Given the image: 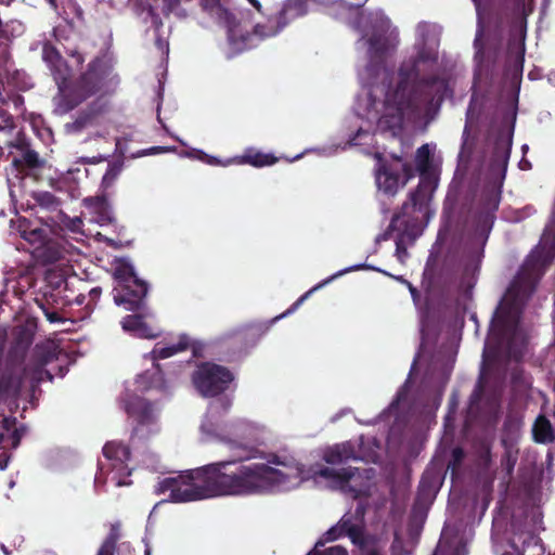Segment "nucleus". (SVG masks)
I'll return each instance as SVG.
<instances>
[{"label":"nucleus","instance_id":"nucleus-18","mask_svg":"<svg viewBox=\"0 0 555 555\" xmlns=\"http://www.w3.org/2000/svg\"><path fill=\"white\" fill-rule=\"evenodd\" d=\"M190 338L184 335H177L155 344L153 350L144 354L145 361H158L171 358L184 351L190 346Z\"/></svg>","mask_w":555,"mask_h":555},{"label":"nucleus","instance_id":"nucleus-28","mask_svg":"<svg viewBox=\"0 0 555 555\" xmlns=\"http://www.w3.org/2000/svg\"><path fill=\"white\" fill-rule=\"evenodd\" d=\"M22 380L16 376V380L3 379L0 383V402L7 401L11 396L18 397Z\"/></svg>","mask_w":555,"mask_h":555},{"label":"nucleus","instance_id":"nucleus-37","mask_svg":"<svg viewBox=\"0 0 555 555\" xmlns=\"http://www.w3.org/2000/svg\"><path fill=\"white\" fill-rule=\"evenodd\" d=\"M375 28H378V26H375V27L372 29V34H371L370 36H369V34H365V37H367V38H364V37L362 38V40H361V42H360V47H359L360 49H365V50L367 51V44H365V42H366L370 38H372V36H373V34H374V29H375Z\"/></svg>","mask_w":555,"mask_h":555},{"label":"nucleus","instance_id":"nucleus-53","mask_svg":"<svg viewBox=\"0 0 555 555\" xmlns=\"http://www.w3.org/2000/svg\"><path fill=\"white\" fill-rule=\"evenodd\" d=\"M300 157H301V155H297L296 157H294L293 159H291V162L296 160V159H299Z\"/></svg>","mask_w":555,"mask_h":555},{"label":"nucleus","instance_id":"nucleus-38","mask_svg":"<svg viewBox=\"0 0 555 555\" xmlns=\"http://www.w3.org/2000/svg\"><path fill=\"white\" fill-rule=\"evenodd\" d=\"M9 156H12V169L16 170L21 163V159L12 151H10Z\"/></svg>","mask_w":555,"mask_h":555},{"label":"nucleus","instance_id":"nucleus-52","mask_svg":"<svg viewBox=\"0 0 555 555\" xmlns=\"http://www.w3.org/2000/svg\"><path fill=\"white\" fill-rule=\"evenodd\" d=\"M1 55H2V56H4V55H5V49H4V48H2V49H1Z\"/></svg>","mask_w":555,"mask_h":555},{"label":"nucleus","instance_id":"nucleus-44","mask_svg":"<svg viewBox=\"0 0 555 555\" xmlns=\"http://www.w3.org/2000/svg\"><path fill=\"white\" fill-rule=\"evenodd\" d=\"M80 223H81V221L79 219L75 220L73 229H70V230L74 231V232H78L80 230L79 229Z\"/></svg>","mask_w":555,"mask_h":555},{"label":"nucleus","instance_id":"nucleus-1","mask_svg":"<svg viewBox=\"0 0 555 555\" xmlns=\"http://www.w3.org/2000/svg\"><path fill=\"white\" fill-rule=\"evenodd\" d=\"M229 466L230 462H216L166 477L158 482L157 492H169L170 501L181 503L222 495L283 493L312 481L358 499L371 495L375 487L373 469L306 464L284 451L269 453L266 462L241 465L231 474L227 473Z\"/></svg>","mask_w":555,"mask_h":555},{"label":"nucleus","instance_id":"nucleus-51","mask_svg":"<svg viewBox=\"0 0 555 555\" xmlns=\"http://www.w3.org/2000/svg\"><path fill=\"white\" fill-rule=\"evenodd\" d=\"M12 0H0L1 3L10 4Z\"/></svg>","mask_w":555,"mask_h":555},{"label":"nucleus","instance_id":"nucleus-48","mask_svg":"<svg viewBox=\"0 0 555 555\" xmlns=\"http://www.w3.org/2000/svg\"><path fill=\"white\" fill-rule=\"evenodd\" d=\"M145 555H151V547L146 544Z\"/></svg>","mask_w":555,"mask_h":555},{"label":"nucleus","instance_id":"nucleus-36","mask_svg":"<svg viewBox=\"0 0 555 555\" xmlns=\"http://www.w3.org/2000/svg\"><path fill=\"white\" fill-rule=\"evenodd\" d=\"M69 55L77 66L83 63V56L79 52L73 51Z\"/></svg>","mask_w":555,"mask_h":555},{"label":"nucleus","instance_id":"nucleus-41","mask_svg":"<svg viewBox=\"0 0 555 555\" xmlns=\"http://www.w3.org/2000/svg\"><path fill=\"white\" fill-rule=\"evenodd\" d=\"M169 9L177 7L181 0H164Z\"/></svg>","mask_w":555,"mask_h":555},{"label":"nucleus","instance_id":"nucleus-39","mask_svg":"<svg viewBox=\"0 0 555 555\" xmlns=\"http://www.w3.org/2000/svg\"><path fill=\"white\" fill-rule=\"evenodd\" d=\"M9 463V456L5 454H0V469L3 470L7 468Z\"/></svg>","mask_w":555,"mask_h":555},{"label":"nucleus","instance_id":"nucleus-13","mask_svg":"<svg viewBox=\"0 0 555 555\" xmlns=\"http://www.w3.org/2000/svg\"><path fill=\"white\" fill-rule=\"evenodd\" d=\"M185 155L201 159L209 165L223 166V167L234 165V164L235 165L249 164L254 167H263V166L273 165L278 160V158L274 157L272 154H264V153H261V152L253 150V149L247 150L243 155L228 158L225 160H221L214 156H209L198 150H193L192 152H189Z\"/></svg>","mask_w":555,"mask_h":555},{"label":"nucleus","instance_id":"nucleus-35","mask_svg":"<svg viewBox=\"0 0 555 555\" xmlns=\"http://www.w3.org/2000/svg\"><path fill=\"white\" fill-rule=\"evenodd\" d=\"M336 4H337V7H338L340 10H344V11H348V12H350V11H357V10H358V7H353V5H351V4H348V3H346V2H345V1H343V0H338V1L336 2Z\"/></svg>","mask_w":555,"mask_h":555},{"label":"nucleus","instance_id":"nucleus-2","mask_svg":"<svg viewBox=\"0 0 555 555\" xmlns=\"http://www.w3.org/2000/svg\"><path fill=\"white\" fill-rule=\"evenodd\" d=\"M415 65H403L396 80L386 85L385 68L369 66L360 72L363 83L354 104L346 145L370 146L375 130H400L406 124H427L436 115L446 82L418 79Z\"/></svg>","mask_w":555,"mask_h":555},{"label":"nucleus","instance_id":"nucleus-22","mask_svg":"<svg viewBox=\"0 0 555 555\" xmlns=\"http://www.w3.org/2000/svg\"><path fill=\"white\" fill-rule=\"evenodd\" d=\"M361 266H353V267H349V268H346L344 270H340L338 272H336L335 274L331 275L330 278L323 280L322 282L318 283L317 285H314L311 289H309L308 292H306L304 295H301L293 305L292 307L286 310L284 313H282L281 315L276 317L275 320H279V319H282L293 312H295L314 292L321 289L322 287H324L325 285H327L328 283H331L332 281H334L335 279L344 275L345 273H348V272H351V271H354V270H358L360 269Z\"/></svg>","mask_w":555,"mask_h":555},{"label":"nucleus","instance_id":"nucleus-26","mask_svg":"<svg viewBox=\"0 0 555 555\" xmlns=\"http://www.w3.org/2000/svg\"><path fill=\"white\" fill-rule=\"evenodd\" d=\"M417 33L421 36L424 43L428 44V48H429V51L426 55L425 54L420 55V60L425 61L426 59H430V57L435 56L436 47H437V39L434 34L435 27L430 26L428 24H421L417 27Z\"/></svg>","mask_w":555,"mask_h":555},{"label":"nucleus","instance_id":"nucleus-6","mask_svg":"<svg viewBox=\"0 0 555 555\" xmlns=\"http://www.w3.org/2000/svg\"><path fill=\"white\" fill-rule=\"evenodd\" d=\"M210 14L225 28L230 53L233 54L254 47L258 40L276 36L287 25V21H283L278 14L263 23H257L253 33L248 34L244 31L234 15L223 7L216 4L210 9Z\"/></svg>","mask_w":555,"mask_h":555},{"label":"nucleus","instance_id":"nucleus-34","mask_svg":"<svg viewBox=\"0 0 555 555\" xmlns=\"http://www.w3.org/2000/svg\"><path fill=\"white\" fill-rule=\"evenodd\" d=\"M7 35L12 37L20 36L24 33V25L20 21H11L3 29Z\"/></svg>","mask_w":555,"mask_h":555},{"label":"nucleus","instance_id":"nucleus-47","mask_svg":"<svg viewBox=\"0 0 555 555\" xmlns=\"http://www.w3.org/2000/svg\"><path fill=\"white\" fill-rule=\"evenodd\" d=\"M158 151H165V149H160V147H152L150 150L151 153H155V152H158Z\"/></svg>","mask_w":555,"mask_h":555},{"label":"nucleus","instance_id":"nucleus-49","mask_svg":"<svg viewBox=\"0 0 555 555\" xmlns=\"http://www.w3.org/2000/svg\"><path fill=\"white\" fill-rule=\"evenodd\" d=\"M51 36L55 37L57 39V28H54Z\"/></svg>","mask_w":555,"mask_h":555},{"label":"nucleus","instance_id":"nucleus-3","mask_svg":"<svg viewBox=\"0 0 555 555\" xmlns=\"http://www.w3.org/2000/svg\"><path fill=\"white\" fill-rule=\"evenodd\" d=\"M41 47L42 61L51 70L57 86L59 94L54 99V112L64 115L80 104L87 103V111L80 113L76 120L67 127L73 131L81 130L94 122L98 115L104 109L103 95L109 92L116 85L115 77H111L107 67H101V61L96 60L89 65V69L79 79L70 81L73 68L62 59L60 52L44 36L30 49Z\"/></svg>","mask_w":555,"mask_h":555},{"label":"nucleus","instance_id":"nucleus-20","mask_svg":"<svg viewBox=\"0 0 555 555\" xmlns=\"http://www.w3.org/2000/svg\"><path fill=\"white\" fill-rule=\"evenodd\" d=\"M25 238L37 245V250L40 256L44 257L47 261H56L63 257L62 251L56 246V243L47 240V231L44 228H34L25 232Z\"/></svg>","mask_w":555,"mask_h":555},{"label":"nucleus","instance_id":"nucleus-5","mask_svg":"<svg viewBox=\"0 0 555 555\" xmlns=\"http://www.w3.org/2000/svg\"><path fill=\"white\" fill-rule=\"evenodd\" d=\"M199 429L203 441H218L231 453L232 459L227 461L230 465L256 457L257 449L244 440L258 441L267 431L264 425L247 420L222 424L214 406L204 416Z\"/></svg>","mask_w":555,"mask_h":555},{"label":"nucleus","instance_id":"nucleus-21","mask_svg":"<svg viewBox=\"0 0 555 555\" xmlns=\"http://www.w3.org/2000/svg\"><path fill=\"white\" fill-rule=\"evenodd\" d=\"M25 429L17 426L15 418L4 417L0 423V449H16Z\"/></svg>","mask_w":555,"mask_h":555},{"label":"nucleus","instance_id":"nucleus-27","mask_svg":"<svg viewBox=\"0 0 555 555\" xmlns=\"http://www.w3.org/2000/svg\"><path fill=\"white\" fill-rule=\"evenodd\" d=\"M49 361L50 358H44L34 364H28L25 369V375L37 383L43 380L46 377L51 378L50 374L43 369Z\"/></svg>","mask_w":555,"mask_h":555},{"label":"nucleus","instance_id":"nucleus-4","mask_svg":"<svg viewBox=\"0 0 555 555\" xmlns=\"http://www.w3.org/2000/svg\"><path fill=\"white\" fill-rule=\"evenodd\" d=\"M545 262V258L539 251H533L526 259L495 312L491 333L485 346V356L492 352L493 343L501 345L506 339L512 345L516 338L519 313L532 294L537 281L543 274Z\"/></svg>","mask_w":555,"mask_h":555},{"label":"nucleus","instance_id":"nucleus-46","mask_svg":"<svg viewBox=\"0 0 555 555\" xmlns=\"http://www.w3.org/2000/svg\"><path fill=\"white\" fill-rule=\"evenodd\" d=\"M49 5L53 9H56L57 4H56V0H46Z\"/></svg>","mask_w":555,"mask_h":555},{"label":"nucleus","instance_id":"nucleus-11","mask_svg":"<svg viewBox=\"0 0 555 555\" xmlns=\"http://www.w3.org/2000/svg\"><path fill=\"white\" fill-rule=\"evenodd\" d=\"M377 160L375 168V182L379 192L392 196L402 189L412 177L411 168L398 157L384 158L375 154Z\"/></svg>","mask_w":555,"mask_h":555},{"label":"nucleus","instance_id":"nucleus-14","mask_svg":"<svg viewBox=\"0 0 555 555\" xmlns=\"http://www.w3.org/2000/svg\"><path fill=\"white\" fill-rule=\"evenodd\" d=\"M18 135L20 132L16 130L13 120L0 108V156L2 155L3 146L17 149L22 152L23 160L29 166H35L37 163V154L25 151L21 145Z\"/></svg>","mask_w":555,"mask_h":555},{"label":"nucleus","instance_id":"nucleus-40","mask_svg":"<svg viewBox=\"0 0 555 555\" xmlns=\"http://www.w3.org/2000/svg\"><path fill=\"white\" fill-rule=\"evenodd\" d=\"M250 5H253L258 12L261 11L262 7L258 0H247Z\"/></svg>","mask_w":555,"mask_h":555},{"label":"nucleus","instance_id":"nucleus-17","mask_svg":"<svg viewBox=\"0 0 555 555\" xmlns=\"http://www.w3.org/2000/svg\"><path fill=\"white\" fill-rule=\"evenodd\" d=\"M365 460L375 461L376 455L366 453L365 451L357 450L356 443L344 442L326 449L323 453V460L330 465H339L349 460Z\"/></svg>","mask_w":555,"mask_h":555},{"label":"nucleus","instance_id":"nucleus-19","mask_svg":"<svg viewBox=\"0 0 555 555\" xmlns=\"http://www.w3.org/2000/svg\"><path fill=\"white\" fill-rule=\"evenodd\" d=\"M151 365L134 379V390L144 392L150 390L163 391L168 387V383L163 375L157 361H150Z\"/></svg>","mask_w":555,"mask_h":555},{"label":"nucleus","instance_id":"nucleus-24","mask_svg":"<svg viewBox=\"0 0 555 555\" xmlns=\"http://www.w3.org/2000/svg\"><path fill=\"white\" fill-rule=\"evenodd\" d=\"M314 1L315 0H286L279 13L280 18L287 21L288 24L291 21L305 15L308 12V4Z\"/></svg>","mask_w":555,"mask_h":555},{"label":"nucleus","instance_id":"nucleus-54","mask_svg":"<svg viewBox=\"0 0 555 555\" xmlns=\"http://www.w3.org/2000/svg\"><path fill=\"white\" fill-rule=\"evenodd\" d=\"M475 2V4L478 7V0H473Z\"/></svg>","mask_w":555,"mask_h":555},{"label":"nucleus","instance_id":"nucleus-15","mask_svg":"<svg viewBox=\"0 0 555 555\" xmlns=\"http://www.w3.org/2000/svg\"><path fill=\"white\" fill-rule=\"evenodd\" d=\"M398 42V33L395 27L391 26L387 18L380 20L378 28L374 29L372 38H370L365 44H367V53L371 56L379 55L387 50L393 48Z\"/></svg>","mask_w":555,"mask_h":555},{"label":"nucleus","instance_id":"nucleus-33","mask_svg":"<svg viewBox=\"0 0 555 555\" xmlns=\"http://www.w3.org/2000/svg\"><path fill=\"white\" fill-rule=\"evenodd\" d=\"M121 171V165L119 164H109L107 170L102 179V185L107 189L113 185L116 181L117 177Z\"/></svg>","mask_w":555,"mask_h":555},{"label":"nucleus","instance_id":"nucleus-10","mask_svg":"<svg viewBox=\"0 0 555 555\" xmlns=\"http://www.w3.org/2000/svg\"><path fill=\"white\" fill-rule=\"evenodd\" d=\"M234 379V374L230 370L212 362L198 364L191 375L193 387L205 398H212L227 391Z\"/></svg>","mask_w":555,"mask_h":555},{"label":"nucleus","instance_id":"nucleus-7","mask_svg":"<svg viewBox=\"0 0 555 555\" xmlns=\"http://www.w3.org/2000/svg\"><path fill=\"white\" fill-rule=\"evenodd\" d=\"M352 517L353 516L348 514L344 515L337 525L333 526L322 535V538L315 543L314 550L308 555H347L346 550L339 545L331 546L324 552L320 551V547L326 542L334 541L344 534H347L354 544H358L366 555H382L374 541L365 537L363 533L362 507L358 506L354 519H352Z\"/></svg>","mask_w":555,"mask_h":555},{"label":"nucleus","instance_id":"nucleus-8","mask_svg":"<svg viewBox=\"0 0 555 555\" xmlns=\"http://www.w3.org/2000/svg\"><path fill=\"white\" fill-rule=\"evenodd\" d=\"M114 301L126 310L140 309L146 296L145 283L137 278L132 264L126 259H117L114 262Z\"/></svg>","mask_w":555,"mask_h":555},{"label":"nucleus","instance_id":"nucleus-42","mask_svg":"<svg viewBox=\"0 0 555 555\" xmlns=\"http://www.w3.org/2000/svg\"><path fill=\"white\" fill-rule=\"evenodd\" d=\"M158 46L165 53L168 52V44L166 42L158 40Z\"/></svg>","mask_w":555,"mask_h":555},{"label":"nucleus","instance_id":"nucleus-16","mask_svg":"<svg viewBox=\"0 0 555 555\" xmlns=\"http://www.w3.org/2000/svg\"><path fill=\"white\" fill-rule=\"evenodd\" d=\"M149 314H130L121 319L120 325L125 333L140 339H156L162 330L147 320Z\"/></svg>","mask_w":555,"mask_h":555},{"label":"nucleus","instance_id":"nucleus-12","mask_svg":"<svg viewBox=\"0 0 555 555\" xmlns=\"http://www.w3.org/2000/svg\"><path fill=\"white\" fill-rule=\"evenodd\" d=\"M124 406L137 423L133 429L137 435L145 437L158 430L156 409L129 389L124 399Z\"/></svg>","mask_w":555,"mask_h":555},{"label":"nucleus","instance_id":"nucleus-32","mask_svg":"<svg viewBox=\"0 0 555 555\" xmlns=\"http://www.w3.org/2000/svg\"><path fill=\"white\" fill-rule=\"evenodd\" d=\"M118 539L117 529L113 528L109 535L101 545L96 555H114L115 544Z\"/></svg>","mask_w":555,"mask_h":555},{"label":"nucleus","instance_id":"nucleus-31","mask_svg":"<svg viewBox=\"0 0 555 555\" xmlns=\"http://www.w3.org/2000/svg\"><path fill=\"white\" fill-rule=\"evenodd\" d=\"M446 535L443 534V540H441L438 544V547L434 555H465L466 551L463 545L451 546L448 545L444 541Z\"/></svg>","mask_w":555,"mask_h":555},{"label":"nucleus","instance_id":"nucleus-25","mask_svg":"<svg viewBox=\"0 0 555 555\" xmlns=\"http://www.w3.org/2000/svg\"><path fill=\"white\" fill-rule=\"evenodd\" d=\"M532 431L534 440L538 442L546 443L553 441L555 438L551 423L544 416L537 418Z\"/></svg>","mask_w":555,"mask_h":555},{"label":"nucleus","instance_id":"nucleus-43","mask_svg":"<svg viewBox=\"0 0 555 555\" xmlns=\"http://www.w3.org/2000/svg\"><path fill=\"white\" fill-rule=\"evenodd\" d=\"M47 318L50 322H56L59 320L55 313H47Z\"/></svg>","mask_w":555,"mask_h":555},{"label":"nucleus","instance_id":"nucleus-30","mask_svg":"<svg viewBox=\"0 0 555 555\" xmlns=\"http://www.w3.org/2000/svg\"><path fill=\"white\" fill-rule=\"evenodd\" d=\"M433 151L434 147L429 144H424L417 150L415 163L418 171L425 172L428 169Z\"/></svg>","mask_w":555,"mask_h":555},{"label":"nucleus","instance_id":"nucleus-50","mask_svg":"<svg viewBox=\"0 0 555 555\" xmlns=\"http://www.w3.org/2000/svg\"><path fill=\"white\" fill-rule=\"evenodd\" d=\"M13 101H14V105H15V106H17V104H18V103H20V101H21V98H20V96H17V98H15Z\"/></svg>","mask_w":555,"mask_h":555},{"label":"nucleus","instance_id":"nucleus-9","mask_svg":"<svg viewBox=\"0 0 555 555\" xmlns=\"http://www.w3.org/2000/svg\"><path fill=\"white\" fill-rule=\"evenodd\" d=\"M103 455L105 461L101 462L100 470L95 476V486L113 483L115 487H121L130 485L129 448L121 442L111 441L103 447Z\"/></svg>","mask_w":555,"mask_h":555},{"label":"nucleus","instance_id":"nucleus-45","mask_svg":"<svg viewBox=\"0 0 555 555\" xmlns=\"http://www.w3.org/2000/svg\"><path fill=\"white\" fill-rule=\"evenodd\" d=\"M548 80L555 85V70L548 74Z\"/></svg>","mask_w":555,"mask_h":555},{"label":"nucleus","instance_id":"nucleus-23","mask_svg":"<svg viewBox=\"0 0 555 555\" xmlns=\"http://www.w3.org/2000/svg\"><path fill=\"white\" fill-rule=\"evenodd\" d=\"M83 204L96 215L95 221L98 223L105 224L113 220L111 207L104 197L98 196L85 198Z\"/></svg>","mask_w":555,"mask_h":555},{"label":"nucleus","instance_id":"nucleus-29","mask_svg":"<svg viewBox=\"0 0 555 555\" xmlns=\"http://www.w3.org/2000/svg\"><path fill=\"white\" fill-rule=\"evenodd\" d=\"M9 69L5 65H0V103L5 102V95L10 98L11 91L13 86L16 83L14 82L15 77L9 78L8 76Z\"/></svg>","mask_w":555,"mask_h":555}]
</instances>
